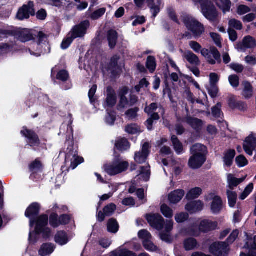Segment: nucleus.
Returning <instances> with one entry per match:
<instances>
[{
	"mask_svg": "<svg viewBox=\"0 0 256 256\" xmlns=\"http://www.w3.org/2000/svg\"><path fill=\"white\" fill-rule=\"evenodd\" d=\"M48 222V216L46 215H42L38 218L35 230L34 232H30L29 240L30 242H36L38 234H42L44 238H48L50 234V230L46 227Z\"/></svg>",
	"mask_w": 256,
	"mask_h": 256,
	"instance_id": "f257e3e1",
	"label": "nucleus"
},
{
	"mask_svg": "<svg viewBox=\"0 0 256 256\" xmlns=\"http://www.w3.org/2000/svg\"><path fill=\"white\" fill-rule=\"evenodd\" d=\"M0 34L4 37L8 36H12L23 42L30 41L34 38L30 30L28 29L10 28L8 30H0Z\"/></svg>",
	"mask_w": 256,
	"mask_h": 256,
	"instance_id": "f03ea898",
	"label": "nucleus"
},
{
	"mask_svg": "<svg viewBox=\"0 0 256 256\" xmlns=\"http://www.w3.org/2000/svg\"><path fill=\"white\" fill-rule=\"evenodd\" d=\"M182 20L186 28L192 32L195 37L200 36L204 32V26L192 16H184Z\"/></svg>",
	"mask_w": 256,
	"mask_h": 256,
	"instance_id": "7ed1b4c3",
	"label": "nucleus"
},
{
	"mask_svg": "<svg viewBox=\"0 0 256 256\" xmlns=\"http://www.w3.org/2000/svg\"><path fill=\"white\" fill-rule=\"evenodd\" d=\"M200 7L201 12L206 19L212 22L217 20L218 13L212 2H203Z\"/></svg>",
	"mask_w": 256,
	"mask_h": 256,
	"instance_id": "20e7f679",
	"label": "nucleus"
},
{
	"mask_svg": "<svg viewBox=\"0 0 256 256\" xmlns=\"http://www.w3.org/2000/svg\"><path fill=\"white\" fill-rule=\"evenodd\" d=\"M104 95L106 98L103 102V106L107 112L105 122L110 126L112 124V88L110 86L106 88Z\"/></svg>",
	"mask_w": 256,
	"mask_h": 256,
	"instance_id": "39448f33",
	"label": "nucleus"
},
{
	"mask_svg": "<svg viewBox=\"0 0 256 256\" xmlns=\"http://www.w3.org/2000/svg\"><path fill=\"white\" fill-rule=\"evenodd\" d=\"M201 54L210 64L221 62L220 54L215 47H210V49L204 48L202 50Z\"/></svg>",
	"mask_w": 256,
	"mask_h": 256,
	"instance_id": "423d86ee",
	"label": "nucleus"
},
{
	"mask_svg": "<svg viewBox=\"0 0 256 256\" xmlns=\"http://www.w3.org/2000/svg\"><path fill=\"white\" fill-rule=\"evenodd\" d=\"M34 4L32 2H29L28 4L24 5L20 8L16 14V18L20 20L28 19L30 15L34 16L35 14Z\"/></svg>",
	"mask_w": 256,
	"mask_h": 256,
	"instance_id": "0eeeda50",
	"label": "nucleus"
},
{
	"mask_svg": "<svg viewBox=\"0 0 256 256\" xmlns=\"http://www.w3.org/2000/svg\"><path fill=\"white\" fill-rule=\"evenodd\" d=\"M243 148L246 154L250 156L256 149V134L252 132L244 140Z\"/></svg>",
	"mask_w": 256,
	"mask_h": 256,
	"instance_id": "6e6552de",
	"label": "nucleus"
},
{
	"mask_svg": "<svg viewBox=\"0 0 256 256\" xmlns=\"http://www.w3.org/2000/svg\"><path fill=\"white\" fill-rule=\"evenodd\" d=\"M90 24L88 21H84L80 24L74 26L69 34L73 39L78 38H82L86 34V30L89 27Z\"/></svg>",
	"mask_w": 256,
	"mask_h": 256,
	"instance_id": "1a4fd4ad",
	"label": "nucleus"
},
{
	"mask_svg": "<svg viewBox=\"0 0 256 256\" xmlns=\"http://www.w3.org/2000/svg\"><path fill=\"white\" fill-rule=\"evenodd\" d=\"M146 218L150 226L156 230H160L164 228V220L160 214H148Z\"/></svg>",
	"mask_w": 256,
	"mask_h": 256,
	"instance_id": "9d476101",
	"label": "nucleus"
},
{
	"mask_svg": "<svg viewBox=\"0 0 256 256\" xmlns=\"http://www.w3.org/2000/svg\"><path fill=\"white\" fill-rule=\"evenodd\" d=\"M150 146L148 142H145L142 146V150L136 152L134 154V160L138 164L146 162L149 154Z\"/></svg>",
	"mask_w": 256,
	"mask_h": 256,
	"instance_id": "9b49d317",
	"label": "nucleus"
},
{
	"mask_svg": "<svg viewBox=\"0 0 256 256\" xmlns=\"http://www.w3.org/2000/svg\"><path fill=\"white\" fill-rule=\"evenodd\" d=\"M205 199L206 200H212L211 204V210L213 213L218 214L221 210L222 208V199L214 193H210L206 196Z\"/></svg>",
	"mask_w": 256,
	"mask_h": 256,
	"instance_id": "f8f14e48",
	"label": "nucleus"
},
{
	"mask_svg": "<svg viewBox=\"0 0 256 256\" xmlns=\"http://www.w3.org/2000/svg\"><path fill=\"white\" fill-rule=\"evenodd\" d=\"M209 250L215 256H224L227 252V246L224 242H214L210 245Z\"/></svg>",
	"mask_w": 256,
	"mask_h": 256,
	"instance_id": "ddd939ff",
	"label": "nucleus"
},
{
	"mask_svg": "<svg viewBox=\"0 0 256 256\" xmlns=\"http://www.w3.org/2000/svg\"><path fill=\"white\" fill-rule=\"evenodd\" d=\"M21 134L27 138V142L30 146H38L40 140L38 136L33 132L24 128Z\"/></svg>",
	"mask_w": 256,
	"mask_h": 256,
	"instance_id": "4468645a",
	"label": "nucleus"
},
{
	"mask_svg": "<svg viewBox=\"0 0 256 256\" xmlns=\"http://www.w3.org/2000/svg\"><path fill=\"white\" fill-rule=\"evenodd\" d=\"M70 160V168L72 170L76 168L78 165L84 162V158L78 156L76 152H70L66 156V160Z\"/></svg>",
	"mask_w": 256,
	"mask_h": 256,
	"instance_id": "2eb2a0df",
	"label": "nucleus"
},
{
	"mask_svg": "<svg viewBox=\"0 0 256 256\" xmlns=\"http://www.w3.org/2000/svg\"><path fill=\"white\" fill-rule=\"evenodd\" d=\"M128 166L127 162L120 158H116L113 162V175L124 172L128 169Z\"/></svg>",
	"mask_w": 256,
	"mask_h": 256,
	"instance_id": "dca6fc26",
	"label": "nucleus"
},
{
	"mask_svg": "<svg viewBox=\"0 0 256 256\" xmlns=\"http://www.w3.org/2000/svg\"><path fill=\"white\" fill-rule=\"evenodd\" d=\"M190 157L188 165L192 169H198L200 168L206 160V157L199 156L192 154Z\"/></svg>",
	"mask_w": 256,
	"mask_h": 256,
	"instance_id": "f3484780",
	"label": "nucleus"
},
{
	"mask_svg": "<svg viewBox=\"0 0 256 256\" xmlns=\"http://www.w3.org/2000/svg\"><path fill=\"white\" fill-rule=\"evenodd\" d=\"M256 46L255 40L250 36H246L242 42L237 44L238 49L241 51H244L246 48H251Z\"/></svg>",
	"mask_w": 256,
	"mask_h": 256,
	"instance_id": "a211bd4d",
	"label": "nucleus"
},
{
	"mask_svg": "<svg viewBox=\"0 0 256 256\" xmlns=\"http://www.w3.org/2000/svg\"><path fill=\"white\" fill-rule=\"evenodd\" d=\"M204 204L200 200H194L187 204L185 209L190 214L196 213L203 209Z\"/></svg>",
	"mask_w": 256,
	"mask_h": 256,
	"instance_id": "6ab92c4d",
	"label": "nucleus"
},
{
	"mask_svg": "<svg viewBox=\"0 0 256 256\" xmlns=\"http://www.w3.org/2000/svg\"><path fill=\"white\" fill-rule=\"evenodd\" d=\"M192 154L196 155L199 156L206 157L207 148L206 146L200 144H196L193 145L190 148Z\"/></svg>",
	"mask_w": 256,
	"mask_h": 256,
	"instance_id": "aec40b11",
	"label": "nucleus"
},
{
	"mask_svg": "<svg viewBox=\"0 0 256 256\" xmlns=\"http://www.w3.org/2000/svg\"><path fill=\"white\" fill-rule=\"evenodd\" d=\"M129 89L128 87L124 86L119 90V96L120 98L118 104V108H123L129 104L128 100L126 96L128 94Z\"/></svg>",
	"mask_w": 256,
	"mask_h": 256,
	"instance_id": "412c9836",
	"label": "nucleus"
},
{
	"mask_svg": "<svg viewBox=\"0 0 256 256\" xmlns=\"http://www.w3.org/2000/svg\"><path fill=\"white\" fill-rule=\"evenodd\" d=\"M184 195V192L182 190H177L168 195V200L171 204H176L180 202Z\"/></svg>",
	"mask_w": 256,
	"mask_h": 256,
	"instance_id": "4be33fe9",
	"label": "nucleus"
},
{
	"mask_svg": "<svg viewBox=\"0 0 256 256\" xmlns=\"http://www.w3.org/2000/svg\"><path fill=\"white\" fill-rule=\"evenodd\" d=\"M217 226V223L209 220H202L200 224V230L203 232H208L214 230Z\"/></svg>",
	"mask_w": 256,
	"mask_h": 256,
	"instance_id": "5701e85b",
	"label": "nucleus"
},
{
	"mask_svg": "<svg viewBox=\"0 0 256 256\" xmlns=\"http://www.w3.org/2000/svg\"><path fill=\"white\" fill-rule=\"evenodd\" d=\"M148 4L153 17L155 18L160 11L162 0H148Z\"/></svg>",
	"mask_w": 256,
	"mask_h": 256,
	"instance_id": "b1692460",
	"label": "nucleus"
},
{
	"mask_svg": "<svg viewBox=\"0 0 256 256\" xmlns=\"http://www.w3.org/2000/svg\"><path fill=\"white\" fill-rule=\"evenodd\" d=\"M247 176H245L242 178H237L232 174H228L227 177L228 186L230 189L232 190L234 188L237 186L240 183L244 182Z\"/></svg>",
	"mask_w": 256,
	"mask_h": 256,
	"instance_id": "393cba45",
	"label": "nucleus"
},
{
	"mask_svg": "<svg viewBox=\"0 0 256 256\" xmlns=\"http://www.w3.org/2000/svg\"><path fill=\"white\" fill-rule=\"evenodd\" d=\"M116 148L120 151H124L130 148V144L126 138H119L115 142Z\"/></svg>",
	"mask_w": 256,
	"mask_h": 256,
	"instance_id": "a878e982",
	"label": "nucleus"
},
{
	"mask_svg": "<svg viewBox=\"0 0 256 256\" xmlns=\"http://www.w3.org/2000/svg\"><path fill=\"white\" fill-rule=\"evenodd\" d=\"M119 58H116L113 60V78L118 76L122 72L124 66L122 62H118Z\"/></svg>",
	"mask_w": 256,
	"mask_h": 256,
	"instance_id": "bb28decb",
	"label": "nucleus"
},
{
	"mask_svg": "<svg viewBox=\"0 0 256 256\" xmlns=\"http://www.w3.org/2000/svg\"><path fill=\"white\" fill-rule=\"evenodd\" d=\"M55 246L52 244H43L39 250V254L41 256H46L51 254L54 250Z\"/></svg>",
	"mask_w": 256,
	"mask_h": 256,
	"instance_id": "cd10ccee",
	"label": "nucleus"
},
{
	"mask_svg": "<svg viewBox=\"0 0 256 256\" xmlns=\"http://www.w3.org/2000/svg\"><path fill=\"white\" fill-rule=\"evenodd\" d=\"M68 240V235L63 231L58 232L54 237V240L60 246L66 244Z\"/></svg>",
	"mask_w": 256,
	"mask_h": 256,
	"instance_id": "c85d7f7f",
	"label": "nucleus"
},
{
	"mask_svg": "<svg viewBox=\"0 0 256 256\" xmlns=\"http://www.w3.org/2000/svg\"><path fill=\"white\" fill-rule=\"evenodd\" d=\"M40 206L38 203H33L26 209L25 216L30 218L32 216H36L39 212Z\"/></svg>",
	"mask_w": 256,
	"mask_h": 256,
	"instance_id": "c756f323",
	"label": "nucleus"
},
{
	"mask_svg": "<svg viewBox=\"0 0 256 256\" xmlns=\"http://www.w3.org/2000/svg\"><path fill=\"white\" fill-rule=\"evenodd\" d=\"M198 246V242L194 238H190L184 241V247L187 251L193 250L196 248Z\"/></svg>",
	"mask_w": 256,
	"mask_h": 256,
	"instance_id": "7c9ffc66",
	"label": "nucleus"
},
{
	"mask_svg": "<svg viewBox=\"0 0 256 256\" xmlns=\"http://www.w3.org/2000/svg\"><path fill=\"white\" fill-rule=\"evenodd\" d=\"M184 58L192 64L198 66L200 64L198 56L190 51L186 52Z\"/></svg>",
	"mask_w": 256,
	"mask_h": 256,
	"instance_id": "2f4dec72",
	"label": "nucleus"
},
{
	"mask_svg": "<svg viewBox=\"0 0 256 256\" xmlns=\"http://www.w3.org/2000/svg\"><path fill=\"white\" fill-rule=\"evenodd\" d=\"M235 155L236 152L234 150H230L224 153V162L226 166H232Z\"/></svg>",
	"mask_w": 256,
	"mask_h": 256,
	"instance_id": "473e14b6",
	"label": "nucleus"
},
{
	"mask_svg": "<svg viewBox=\"0 0 256 256\" xmlns=\"http://www.w3.org/2000/svg\"><path fill=\"white\" fill-rule=\"evenodd\" d=\"M218 6L221 9L224 14L230 11L231 2L230 0H214Z\"/></svg>",
	"mask_w": 256,
	"mask_h": 256,
	"instance_id": "72a5a7b5",
	"label": "nucleus"
},
{
	"mask_svg": "<svg viewBox=\"0 0 256 256\" xmlns=\"http://www.w3.org/2000/svg\"><path fill=\"white\" fill-rule=\"evenodd\" d=\"M243 90L242 92V96L246 98H249L252 96V87L250 84L248 82H242Z\"/></svg>",
	"mask_w": 256,
	"mask_h": 256,
	"instance_id": "f704fd0d",
	"label": "nucleus"
},
{
	"mask_svg": "<svg viewBox=\"0 0 256 256\" xmlns=\"http://www.w3.org/2000/svg\"><path fill=\"white\" fill-rule=\"evenodd\" d=\"M103 210L104 212H99L98 214V219L100 222H102L105 217L111 216L112 214V204H110L105 206Z\"/></svg>",
	"mask_w": 256,
	"mask_h": 256,
	"instance_id": "c9c22d12",
	"label": "nucleus"
},
{
	"mask_svg": "<svg viewBox=\"0 0 256 256\" xmlns=\"http://www.w3.org/2000/svg\"><path fill=\"white\" fill-rule=\"evenodd\" d=\"M202 194V189L196 187L190 190L186 195V198L188 200H194L198 198Z\"/></svg>",
	"mask_w": 256,
	"mask_h": 256,
	"instance_id": "e433bc0d",
	"label": "nucleus"
},
{
	"mask_svg": "<svg viewBox=\"0 0 256 256\" xmlns=\"http://www.w3.org/2000/svg\"><path fill=\"white\" fill-rule=\"evenodd\" d=\"M186 120L194 129H198L202 126V121L197 118L187 117Z\"/></svg>",
	"mask_w": 256,
	"mask_h": 256,
	"instance_id": "4c0bfd02",
	"label": "nucleus"
},
{
	"mask_svg": "<svg viewBox=\"0 0 256 256\" xmlns=\"http://www.w3.org/2000/svg\"><path fill=\"white\" fill-rule=\"evenodd\" d=\"M139 110V108L137 107L128 110L125 113L126 118L128 120H133L136 118Z\"/></svg>",
	"mask_w": 256,
	"mask_h": 256,
	"instance_id": "58836bf2",
	"label": "nucleus"
},
{
	"mask_svg": "<svg viewBox=\"0 0 256 256\" xmlns=\"http://www.w3.org/2000/svg\"><path fill=\"white\" fill-rule=\"evenodd\" d=\"M171 140L175 150L178 154H181L183 150V147L182 143L179 141L176 136H172Z\"/></svg>",
	"mask_w": 256,
	"mask_h": 256,
	"instance_id": "ea45409f",
	"label": "nucleus"
},
{
	"mask_svg": "<svg viewBox=\"0 0 256 256\" xmlns=\"http://www.w3.org/2000/svg\"><path fill=\"white\" fill-rule=\"evenodd\" d=\"M146 66L150 72H153L156 68V59L154 56H148L147 58Z\"/></svg>",
	"mask_w": 256,
	"mask_h": 256,
	"instance_id": "a19ab883",
	"label": "nucleus"
},
{
	"mask_svg": "<svg viewBox=\"0 0 256 256\" xmlns=\"http://www.w3.org/2000/svg\"><path fill=\"white\" fill-rule=\"evenodd\" d=\"M160 211L166 218H172L173 216V210L166 204H162L160 206Z\"/></svg>",
	"mask_w": 256,
	"mask_h": 256,
	"instance_id": "79ce46f5",
	"label": "nucleus"
},
{
	"mask_svg": "<svg viewBox=\"0 0 256 256\" xmlns=\"http://www.w3.org/2000/svg\"><path fill=\"white\" fill-rule=\"evenodd\" d=\"M145 240L143 242V246L145 249L150 252H157L158 250V247L156 246L151 240Z\"/></svg>",
	"mask_w": 256,
	"mask_h": 256,
	"instance_id": "37998d69",
	"label": "nucleus"
},
{
	"mask_svg": "<svg viewBox=\"0 0 256 256\" xmlns=\"http://www.w3.org/2000/svg\"><path fill=\"white\" fill-rule=\"evenodd\" d=\"M228 204L230 207H234L236 202L237 194L235 192L230 190L227 191Z\"/></svg>",
	"mask_w": 256,
	"mask_h": 256,
	"instance_id": "c03bdc74",
	"label": "nucleus"
},
{
	"mask_svg": "<svg viewBox=\"0 0 256 256\" xmlns=\"http://www.w3.org/2000/svg\"><path fill=\"white\" fill-rule=\"evenodd\" d=\"M125 130L130 134H136L140 132L139 126L136 124H130L126 126L125 128Z\"/></svg>",
	"mask_w": 256,
	"mask_h": 256,
	"instance_id": "a18cd8bd",
	"label": "nucleus"
},
{
	"mask_svg": "<svg viewBox=\"0 0 256 256\" xmlns=\"http://www.w3.org/2000/svg\"><path fill=\"white\" fill-rule=\"evenodd\" d=\"M189 217V215L186 212H181L176 214L174 218L178 223H182L186 222Z\"/></svg>",
	"mask_w": 256,
	"mask_h": 256,
	"instance_id": "49530a36",
	"label": "nucleus"
},
{
	"mask_svg": "<svg viewBox=\"0 0 256 256\" xmlns=\"http://www.w3.org/2000/svg\"><path fill=\"white\" fill-rule=\"evenodd\" d=\"M200 228L198 230L194 226H191L184 230V232L186 235L197 236L200 234Z\"/></svg>",
	"mask_w": 256,
	"mask_h": 256,
	"instance_id": "de8ad7c7",
	"label": "nucleus"
},
{
	"mask_svg": "<svg viewBox=\"0 0 256 256\" xmlns=\"http://www.w3.org/2000/svg\"><path fill=\"white\" fill-rule=\"evenodd\" d=\"M254 189V184L250 183L244 188L242 193L240 195V198L242 200H244L252 191Z\"/></svg>",
	"mask_w": 256,
	"mask_h": 256,
	"instance_id": "09e8293b",
	"label": "nucleus"
},
{
	"mask_svg": "<svg viewBox=\"0 0 256 256\" xmlns=\"http://www.w3.org/2000/svg\"><path fill=\"white\" fill-rule=\"evenodd\" d=\"M244 247L252 250L253 256H256V240H250L246 242Z\"/></svg>",
	"mask_w": 256,
	"mask_h": 256,
	"instance_id": "8fccbe9b",
	"label": "nucleus"
},
{
	"mask_svg": "<svg viewBox=\"0 0 256 256\" xmlns=\"http://www.w3.org/2000/svg\"><path fill=\"white\" fill-rule=\"evenodd\" d=\"M138 237L142 240L143 242L145 240H148L152 239L151 234L147 230H140L138 234Z\"/></svg>",
	"mask_w": 256,
	"mask_h": 256,
	"instance_id": "3c124183",
	"label": "nucleus"
},
{
	"mask_svg": "<svg viewBox=\"0 0 256 256\" xmlns=\"http://www.w3.org/2000/svg\"><path fill=\"white\" fill-rule=\"evenodd\" d=\"M114 255L116 256H136L134 253L126 249H122L113 252V256Z\"/></svg>",
	"mask_w": 256,
	"mask_h": 256,
	"instance_id": "603ef678",
	"label": "nucleus"
},
{
	"mask_svg": "<svg viewBox=\"0 0 256 256\" xmlns=\"http://www.w3.org/2000/svg\"><path fill=\"white\" fill-rule=\"evenodd\" d=\"M50 223L51 226L54 228H57L61 224L60 218L58 219V215L57 214H51L50 218Z\"/></svg>",
	"mask_w": 256,
	"mask_h": 256,
	"instance_id": "864d4df0",
	"label": "nucleus"
},
{
	"mask_svg": "<svg viewBox=\"0 0 256 256\" xmlns=\"http://www.w3.org/2000/svg\"><path fill=\"white\" fill-rule=\"evenodd\" d=\"M97 90V86L94 84L92 86L88 92V98L92 104H94L96 100V98L95 96V94Z\"/></svg>",
	"mask_w": 256,
	"mask_h": 256,
	"instance_id": "5fc2aeb1",
	"label": "nucleus"
},
{
	"mask_svg": "<svg viewBox=\"0 0 256 256\" xmlns=\"http://www.w3.org/2000/svg\"><path fill=\"white\" fill-rule=\"evenodd\" d=\"M228 25L230 28H234L237 30H241L242 28V23L240 20L234 18L229 20Z\"/></svg>",
	"mask_w": 256,
	"mask_h": 256,
	"instance_id": "6e6d98bb",
	"label": "nucleus"
},
{
	"mask_svg": "<svg viewBox=\"0 0 256 256\" xmlns=\"http://www.w3.org/2000/svg\"><path fill=\"white\" fill-rule=\"evenodd\" d=\"M228 81L232 86L238 88L240 84L239 77L236 74H232L229 76Z\"/></svg>",
	"mask_w": 256,
	"mask_h": 256,
	"instance_id": "4d7b16f0",
	"label": "nucleus"
},
{
	"mask_svg": "<svg viewBox=\"0 0 256 256\" xmlns=\"http://www.w3.org/2000/svg\"><path fill=\"white\" fill-rule=\"evenodd\" d=\"M236 163L239 167H243L248 164V161L246 158L242 155H240L236 157Z\"/></svg>",
	"mask_w": 256,
	"mask_h": 256,
	"instance_id": "13d9d810",
	"label": "nucleus"
},
{
	"mask_svg": "<svg viewBox=\"0 0 256 256\" xmlns=\"http://www.w3.org/2000/svg\"><path fill=\"white\" fill-rule=\"evenodd\" d=\"M189 46L190 48L196 53L201 52L202 50L203 49L200 44L195 41H190L189 42Z\"/></svg>",
	"mask_w": 256,
	"mask_h": 256,
	"instance_id": "bf43d9fd",
	"label": "nucleus"
},
{
	"mask_svg": "<svg viewBox=\"0 0 256 256\" xmlns=\"http://www.w3.org/2000/svg\"><path fill=\"white\" fill-rule=\"evenodd\" d=\"M160 238L162 240L168 243H170L172 242V238L170 234V232H161L159 234Z\"/></svg>",
	"mask_w": 256,
	"mask_h": 256,
	"instance_id": "052dcab7",
	"label": "nucleus"
},
{
	"mask_svg": "<svg viewBox=\"0 0 256 256\" xmlns=\"http://www.w3.org/2000/svg\"><path fill=\"white\" fill-rule=\"evenodd\" d=\"M158 109V104L156 103H152L148 106H146L144 108V111L148 114L154 112Z\"/></svg>",
	"mask_w": 256,
	"mask_h": 256,
	"instance_id": "680f3d73",
	"label": "nucleus"
},
{
	"mask_svg": "<svg viewBox=\"0 0 256 256\" xmlns=\"http://www.w3.org/2000/svg\"><path fill=\"white\" fill-rule=\"evenodd\" d=\"M66 0H47V3L48 4L56 7H60L64 4H66Z\"/></svg>",
	"mask_w": 256,
	"mask_h": 256,
	"instance_id": "e2e57ef3",
	"label": "nucleus"
},
{
	"mask_svg": "<svg viewBox=\"0 0 256 256\" xmlns=\"http://www.w3.org/2000/svg\"><path fill=\"white\" fill-rule=\"evenodd\" d=\"M149 166H146V168L141 167V172H140V176H141L144 177V180L147 181L150 176V172L149 170Z\"/></svg>",
	"mask_w": 256,
	"mask_h": 256,
	"instance_id": "0e129e2a",
	"label": "nucleus"
},
{
	"mask_svg": "<svg viewBox=\"0 0 256 256\" xmlns=\"http://www.w3.org/2000/svg\"><path fill=\"white\" fill-rule=\"evenodd\" d=\"M221 104L218 103L212 109V114L216 118H220L221 116Z\"/></svg>",
	"mask_w": 256,
	"mask_h": 256,
	"instance_id": "69168bd1",
	"label": "nucleus"
},
{
	"mask_svg": "<svg viewBox=\"0 0 256 256\" xmlns=\"http://www.w3.org/2000/svg\"><path fill=\"white\" fill-rule=\"evenodd\" d=\"M68 78V72L64 70L60 71L56 75V78L62 81H66Z\"/></svg>",
	"mask_w": 256,
	"mask_h": 256,
	"instance_id": "338daca9",
	"label": "nucleus"
},
{
	"mask_svg": "<svg viewBox=\"0 0 256 256\" xmlns=\"http://www.w3.org/2000/svg\"><path fill=\"white\" fill-rule=\"evenodd\" d=\"M42 165L40 162L38 160H35L30 166V170L32 172H37L40 170Z\"/></svg>",
	"mask_w": 256,
	"mask_h": 256,
	"instance_id": "774afa93",
	"label": "nucleus"
}]
</instances>
